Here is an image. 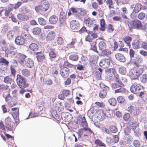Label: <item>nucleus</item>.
<instances>
[{
	"label": "nucleus",
	"mask_w": 147,
	"mask_h": 147,
	"mask_svg": "<svg viewBox=\"0 0 147 147\" xmlns=\"http://www.w3.org/2000/svg\"><path fill=\"white\" fill-rule=\"evenodd\" d=\"M14 35L13 32L12 30L9 31L7 34V38L9 40H11L13 37Z\"/></svg>",
	"instance_id": "obj_56"
},
{
	"label": "nucleus",
	"mask_w": 147,
	"mask_h": 147,
	"mask_svg": "<svg viewBox=\"0 0 147 147\" xmlns=\"http://www.w3.org/2000/svg\"><path fill=\"white\" fill-rule=\"evenodd\" d=\"M39 24L42 25H45L46 24V20L42 18H40L38 19Z\"/></svg>",
	"instance_id": "obj_58"
},
{
	"label": "nucleus",
	"mask_w": 147,
	"mask_h": 147,
	"mask_svg": "<svg viewBox=\"0 0 147 147\" xmlns=\"http://www.w3.org/2000/svg\"><path fill=\"white\" fill-rule=\"evenodd\" d=\"M25 65L27 67L31 68L34 65V61L30 58H28L25 62Z\"/></svg>",
	"instance_id": "obj_26"
},
{
	"label": "nucleus",
	"mask_w": 147,
	"mask_h": 147,
	"mask_svg": "<svg viewBox=\"0 0 147 147\" xmlns=\"http://www.w3.org/2000/svg\"><path fill=\"white\" fill-rule=\"evenodd\" d=\"M26 57V56L24 54H22L21 53H18V60L19 63L21 65H23Z\"/></svg>",
	"instance_id": "obj_17"
},
{
	"label": "nucleus",
	"mask_w": 147,
	"mask_h": 147,
	"mask_svg": "<svg viewBox=\"0 0 147 147\" xmlns=\"http://www.w3.org/2000/svg\"><path fill=\"white\" fill-rule=\"evenodd\" d=\"M55 36V32L53 31H51L48 34L46 37V39L47 40L51 41L54 39Z\"/></svg>",
	"instance_id": "obj_25"
},
{
	"label": "nucleus",
	"mask_w": 147,
	"mask_h": 147,
	"mask_svg": "<svg viewBox=\"0 0 147 147\" xmlns=\"http://www.w3.org/2000/svg\"><path fill=\"white\" fill-rule=\"evenodd\" d=\"M95 104H96L98 107L100 108H104L105 106V105L104 103L102 102H95Z\"/></svg>",
	"instance_id": "obj_64"
},
{
	"label": "nucleus",
	"mask_w": 147,
	"mask_h": 147,
	"mask_svg": "<svg viewBox=\"0 0 147 147\" xmlns=\"http://www.w3.org/2000/svg\"><path fill=\"white\" fill-rule=\"evenodd\" d=\"M119 72L122 74H125L126 73V69L124 67H122L119 68Z\"/></svg>",
	"instance_id": "obj_59"
},
{
	"label": "nucleus",
	"mask_w": 147,
	"mask_h": 147,
	"mask_svg": "<svg viewBox=\"0 0 147 147\" xmlns=\"http://www.w3.org/2000/svg\"><path fill=\"white\" fill-rule=\"evenodd\" d=\"M123 40L129 48L131 47V42L132 40L131 37L129 36H126L123 38Z\"/></svg>",
	"instance_id": "obj_23"
},
{
	"label": "nucleus",
	"mask_w": 147,
	"mask_h": 147,
	"mask_svg": "<svg viewBox=\"0 0 147 147\" xmlns=\"http://www.w3.org/2000/svg\"><path fill=\"white\" fill-rule=\"evenodd\" d=\"M107 94L106 90L103 89L100 92L99 95L100 98H103L106 97Z\"/></svg>",
	"instance_id": "obj_51"
},
{
	"label": "nucleus",
	"mask_w": 147,
	"mask_h": 147,
	"mask_svg": "<svg viewBox=\"0 0 147 147\" xmlns=\"http://www.w3.org/2000/svg\"><path fill=\"white\" fill-rule=\"evenodd\" d=\"M64 67H68L70 68H75V66L69 63L67 61H65L63 63Z\"/></svg>",
	"instance_id": "obj_40"
},
{
	"label": "nucleus",
	"mask_w": 147,
	"mask_h": 147,
	"mask_svg": "<svg viewBox=\"0 0 147 147\" xmlns=\"http://www.w3.org/2000/svg\"><path fill=\"white\" fill-rule=\"evenodd\" d=\"M26 36L27 34L25 32H22L20 35L17 36L16 38L15 41L16 44L18 45H24L26 42L25 37Z\"/></svg>",
	"instance_id": "obj_5"
},
{
	"label": "nucleus",
	"mask_w": 147,
	"mask_h": 147,
	"mask_svg": "<svg viewBox=\"0 0 147 147\" xmlns=\"http://www.w3.org/2000/svg\"><path fill=\"white\" fill-rule=\"evenodd\" d=\"M96 41H92L90 43V49L95 52L98 53L96 46Z\"/></svg>",
	"instance_id": "obj_37"
},
{
	"label": "nucleus",
	"mask_w": 147,
	"mask_h": 147,
	"mask_svg": "<svg viewBox=\"0 0 147 147\" xmlns=\"http://www.w3.org/2000/svg\"><path fill=\"white\" fill-rule=\"evenodd\" d=\"M112 60V58L111 57H108L107 59H102L100 62V66L103 68H107L109 67L110 61Z\"/></svg>",
	"instance_id": "obj_9"
},
{
	"label": "nucleus",
	"mask_w": 147,
	"mask_h": 147,
	"mask_svg": "<svg viewBox=\"0 0 147 147\" xmlns=\"http://www.w3.org/2000/svg\"><path fill=\"white\" fill-rule=\"evenodd\" d=\"M69 59L73 61H77L78 59V56L76 54H73L70 55L69 57Z\"/></svg>",
	"instance_id": "obj_48"
},
{
	"label": "nucleus",
	"mask_w": 147,
	"mask_h": 147,
	"mask_svg": "<svg viewBox=\"0 0 147 147\" xmlns=\"http://www.w3.org/2000/svg\"><path fill=\"white\" fill-rule=\"evenodd\" d=\"M94 143L96 145V146H99L100 147H106L105 144L102 141L99 139H96L95 140Z\"/></svg>",
	"instance_id": "obj_36"
},
{
	"label": "nucleus",
	"mask_w": 147,
	"mask_h": 147,
	"mask_svg": "<svg viewBox=\"0 0 147 147\" xmlns=\"http://www.w3.org/2000/svg\"><path fill=\"white\" fill-rule=\"evenodd\" d=\"M88 60L85 57L82 56L81 58V61L80 62L83 65H87Z\"/></svg>",
	"instance_id": "obj_55"
},
{
	"label": "nucleus",
	"mask_w": 147,
	"mask_h": 147,
	"mask_svg": "<svg viewBox=\"0 0 147 147\" xmlns=\"http://www.w3.org/2000/svg\"><path fill=\"white\" fill-rule=\"evenodd\" d=\"M16 81L18 85L21 88H25L28 86L29 84L27 83L25 78L20 75H17Z\"/></svg>",
	"instance_id": "obj_3"
},
{
	"label": "nucleus",
	"mask_w": 147,
	"mask_h": 147,
	"mask_svg": "<svg viewBox=\"0 0 147 147\" xmlns=\"http://www.w3.org/2000/svg\"><path fill=\"white\" fill-rule=\"evenodd\" d=\"M116 59L121 62H125L126 61V58L124 56L120 53H117L115 55Z\"/></svg>",
	"instance_id": "obj_22"
},
{
	"label": "nucleus",
	"mask_w": 147,
	"mask_h": 147,
	"mask_svg": "<svg viewBox=\"0 0 147 147\" xmlns=\"http://www.w3.org/2000/svg\"><path fill=\"white\" fill-rule=\"evenodd\" d=\"M0 46L3 51L6 52L7 50L8 47L5 40H2L0 42Z\"/></svg>",
	"instance_id": "obj_32"
},
{
	"label": "nucleus",
	"mask_w": 147,
	"mask_h": 147,
	"mask_svg": "<svg viewBox=\"0 0 147 147\" xmlns=\"http://www.w3.org/2000/svg\"><path fill=\"white\" fill-rule=\"evenodd\" d=\"M4 123L5 128L9 131H11L15 125L14 123L11 121V118L9 116L5 119Z\"/></svg>",
	"instance_id": "obj_10"
},
{
	"label": "nucleus",
	"mask_w": 147,
	"mask_h": 147,
	"mask_svg": "<svg viewBox=\"0 0 147 147\" xmlns=\"http://www.w3.org/2000/svg\"><path fill=\"white\" fill-rule=\"evenodd\" d=\"M106 116L108 117H111L113 116V111L111 109L106 110L105 112Z\"/></svg>",
	"instance_id": "obj_49"
},
{
	"label": "nucleus",
	"mask_w": 147,
	"mask_h": 147,
	"mask_svg": "<svg viewBox=\"0 0 147 147\" xmlns=\"http://www.w3.org/2000/svg\"><path fill=\"white\" fill-rule=\"evenodd\" d=\"M17 17L19 20L23 21H26L29 19L28 16L24 13H19L17 15Z\"/></svg>",
	"instance_id": "obj_20"
},
{
	"label": "nucleus",
	"mask_w": 147,
	"mask_h": 147,
	"mask_svg": "<svg viewBox=\"0 0 147 147\" xmlns=\"http://www.w3.org/2000/svg\"><path fill=\"white\" fill-rule=\"evenodd\" d=\"M58 17L55 15L51 16L49 18V21L51 24H55L58 22Z\"/></svg>",
	"instance_id": "obj_28"
},
{
	"label": "nucleus",
	"mask_w": 147,
	"mask_h": 147,
	"mask_svg": "<svg viewBox=\"0 0 147 147\" xmlns=\"http://www.w3.org/2000/svg\"><path fill=\"white\" fill-rule=\"evenodd\" d=\"M41 32L40 28L38 27L33 28L32 30L33 34L35 35H38L40 34Z\"/></svg>",
	"instance_id": "obj_44"
},
{
	"label": "nucleus",
	"mask_w": 147,
	"mask_h": 147,
	"mask_svg": "<svg viewBox=\"0 0 147 147\" xmlns=\"http://www.w3.org/2000/svg\"><path fill=\"white\" fill-rule=\"evenodd\" d=\"M5 101L7 102V105L9 107L11 108L17 104L16 103L13 101V98L11 97L9 92L5 97Z\"/></svg>",
	"instance_id": "obj_11"
},
{
	"label": "nucleus",
	"mask_w": 147,
	"mask_h": 147,
	"mask_svg": "<svg viewBox=\"0 0 147 147\" xmlns=\"http://www.w3.org/2000/svg\"><path fill=\"white\" fill-rule=\"evenodd\" d=\"M133 145L135 147H140L141 145L140 142L138 140H135L133 142Z\"/></svg>",
	"instance_id": "obj_63"
},
{
	"label": "nucleus",
	"mask_w": 147,
	"mask_h": 147,
	"mask_svg": "<svg viewBox=\"0 0 147 147\" xmlns=\"http://www.w3.org/2000/svg\"><path fill=\"white\" fill-rule=\"evenodd\" d=\"M141 82L143 83H145L147 81V75L143 74L140 78Z\"/></svg>",
	"instance_id": "obj_52"
},
{
	"label": "nucleus",
	"mask_w": 147,
	"mask_h": 147,
	"mask_svg": "<svg viewBox=\"0 0 147 147\" xmlns=\"http://www.w3.org/2000/svg\"><path fill=\"white\" fill-rule=\"evenodd\" d=\"M0 64H2L0 66V72L3 73L7 71L9 62L3 57L0 58Z\"/></svg>",
	"instance_id": "obj_6"
},
{
	"label": "nucleus",
	"mask_w": 147,
	"mask_h": 147,
	"mask_svg": "<svg viewBox=\"0 0 147 147\" xmlns=\"http://www.w3.org/2000/svg\"><path fill=\"white\" fill-rule=\"evenodd\" d=\"M81 124L84 128L87 127H88V123L85 117H83L81 119Z\"/></svg>",
	"instance_id": "obj_46"
},
{
	"label": "nucleus",
	"mask_w": 147,
	"mask_h": 147,
	"mask_svg": "<svg viewBox=\"0 0 147 147\" xmlns=\"http://www.w3.org/2000/svg\"><path fill=\"white\" fill-rule=\"evenodd\" d=\"M127 24L130 30L132 29L144 30V25L142 24L141 21L138 20H131Z\"/></svg>",
	"instance_id": "obj_1"
},
{
	"label": "nucleus",
	"mask_w": 147,
	"mask_h": 147,
	"mask_svg": "<svg viewBox=\"0 0 147 147\" xmlns=\"http://www.w3.org/2000/svg\"><path fill=\"white\" fill-rule=\"evenodd\" d=\"M119 88L115 90V93H122L125 92V89L123 87H119Z\"/></svg>",
	"instance_id": "obj_61"
},
{
	"label": "nucleus",
	"mask_w": 147,
	"mask_h": 147,
	"mask_svg": "<svg viewBox=\"0 0 147 147\" xmlns=\"http://www.w3.org/2000/svg\"><path fill=\"white\" fill-rule=\"evenodd\" d=\"M49 55L50 58L52 59L55 58L57 57V53L55 48L50 47L49 48Z\"/></svg>",
	"instance_id": "obj_18"
},
{
	"label": "nucleus",
	"mask_w": 147,
	"mask_h": 147,
	"mask_svg": "<svg viewBox=\"0 0 147 147\" xmlns=\"http://www.w3.org/2000/svg\"><path fill=\"white\" fill-rule=\"evenodd\" d=\"M108 140H110V143H117L119 140V138L117 135H115L113 136V139L112 140L111 138H108Z\"/></svg>",
	"instance_id": "obj_42"
},
{
	"label": "nucleus",
	"mask_w": 147,
	"mask_h": 147,
	"mask_svg": "<svg viewBox=\"0 0 147 147\" xmlns=\"http://www.w3.org/2000/svg\"><path fill=\"white\" fill-rule=\"evenodd\" d=\"M112 72L114 75V77L117 82H123V77L120 78L119 75L114 69H112Z\"/></svg>",
	"instance_id": "obj_19"
},
{
	"label": "nucleus",
	"mask_w": 147,
	"mask_h": 147,
	"mask_svg": "<svg viewBox=\"0 0 147 147\" xmlns=\"http://www.w3.org/2000/svg\"><path fill=\"white\" fill-rule=\"evenodd\" d=\"M70 26L71 28L75 31L79 30L80 28V24L76 20L71 21L70 23Z\"/></svg>",
	"instance_id": "obj_14"
},
{
	"label": "nucleus",
	"mask_w": 147,
	"mask_h": 147,
	"mask_svg": "<svg viewBox=\"0 0 147 147\" xmlns=\"http://www.w3.org/2000/svg\"><path fill=\"white\" fill-rule=\"evenodd\" d=\"M102 53L104 56L109 57L111 55L112 52L110 49H105L102 51Z\"/></svg>",
	"instance_id": "obj_39"
},
{
	"label": "nucleus",
	"mask_w": 147,
	"mask_h": 147,
	"mask_svg": "<svg viewBox=\"0 0 147 147\" xmlns=\"http://www.w3.org/2000/svg\"><path fill=\"white\" fill-rule=\"evenodd\" d=\"M141 87L138 79L133 80L132 81V84L130 87L131 91L134 94L139 93Z\"/></svg>",
	"instance_id": "obj_4"
},
{
	"label": "nucleus",
	"mask_w": 147,
	"mask_h": 147,
	"mask_svg": "<svg viewBox=\"0 0 147 147\" xmlns=\"http://www.w3.org/2000/svg\"><path fill=\"white\" fill-rule=\"evenodd\" d=\"M59 23L60 26H62L66 24V15L63 12L60 13Z\"/></svg>",
	"instance_id": "obj_12"
},
{
	"label": "nucleus",
	"mask_w": 147,
	"mask_h": 147,
	"mask_svg": "<svg viewBox=\"0 0 147 147\" xmlns=\"http://www.w3.org/2000/svg\"><path fill=\"white\" fill-rule=\"evenodd\" d=\"M11 81H12V79L9 76H6L4 78L3 81L6 83H11L10 82Z\"/></svg>",
	"instance_id": "obj_57"
},
{
	"label": "nucleus",
	"mask_w": 147,
	"mask_h": 147,
	"mask_svg": "<svg viewBox=\"0 0 147 147\" xmlns=\"http://www.w3.org/2000/svg\"><path fill=\"white\" fill-rule=\"evenodd\" d=\"M142 60L139 57L136 58L133 64L134 67L135 68H139V67L140 66L139 63H142Z\"/></svg>",
	"instance_id": "obj_30"
},
{
	"label": "nucleus",
	"mask_w": 147,
	"mask_h": 147,
	"mask_svg": "<svg viewBox=\"0 0 147 147\" xmlns=\"http://www.w3.org/2000/svg\"><path fill=\"white\" fill-rule=\"evenodd\" d=\"M128 126L130 129H135L137 126L138 123L137 122L134 121L128 123Z\"/></svg>",
	"instance_id": "obj_43"
},
{
	"label": "nucleus",
	"mask_w": 147,
	"mask_h": 147,
	"mask_svg": "<svg viewBox=\"0 0 147 147\" xmlns=\"http://www.w3.org/2000/svg\"><path fill=\"white\" fill-rule=\"evenodd\" d=\"M84 22L87 26L90 27H92L95 25V21L90 17H85Z\"/></svg>",
	"instance_id": "obj_13"
},
{
	"label": "nucleus",
	"mask_w": 147,
	"mask_h": 147,
	"mask_svg": "<svg viewBox=\"0 0 147 147\" xmlns=\"http://www.w3.org/2000/svg\"><path fill=\"white\" fill-rule=\"evenodd\" d=\"M29 49L30 51L34 52L38 50V47L37 44L32 43L29 45Z\"/></svg>",
	"instance_id": "obj_31"
},
{
	"label": "nucleus",
	"mask_w": 147,
	"mask_h": 147,
	"mask_svg": "<svg viewBox=\"0 0 147 147\" xmlns=\"http://www.w3.org/2000/svg\"><path fill=\"white\" fill-rule=\"evenodd\" d=\"M103 110L102 109H100L97 112L98 115L97 117L101 121L105 119L106 116L105 113Z\"/></svg>",
	"instance_id": "obj_24"
},
{
	"label": "nucleus",
	"mask_w": 147,
	"mask_h": 147,
	"mask_svg": "<svg viewBox=\"0 0 147 147\" xmlns=\"http://www.w3.org/2000/svg\"><path fill=\"white\" fill-rule=\"evenodd\" d=\"M122 11L123 12V13L121 14L122 17L126 20L128 19L126 15L128 13L127 9L125 7H123L122 8Z\"/></svg>",
	"instance_id": "obj_41"
},
{
	"label": "nucleus",
	"mask_w": 147,
	"mask_h": 147,
	"mask_svg": "<svg viewBox=\"0 0 147 147\" xmlns=\"http://www.w3.org/2000/svg\"><path fill=\"white\" fill-rule=\"evenodd\" d=\"M123 118L125 121H128L130 118V114L128 113H125L124 114Z\"/></svg>",
	"instance_id": "obj_60"
},
{
	"label": "nucleus",
	"mask_w": 147,
	"mask_h": 147,
	"mask_svg": "<svg viewBox=\"0 0 147 147\" xmlns=\"http://www.w3.org/2000/svg\"><path fill=\"white\" fill-rule=\"evenodd\" d=\"M106 29V23L104 19H102L100 20V30L102 31H104Z\"/></svg>",
	"instance_id": "obj_38"
},
{
	"label": "nucleus",
	"mask_w": 147,
	"mask_h": 147,
	"mask_svg": "<svg viewBox=\"0 0 147 147\" xmlns=\"http://www.w3.org/2000/svg\"><path fill=\"white\" fill-rule=\"evenodd\" d=\"M11 110L12 111H16L13 115V118L16 117L17 118V117L18 116L19 114V108L17 107H14L11 109Z\"/></svg>",
	"instance_id": "obj_47"
},
{
	"label": "nucleus",
	"mask_w": 147,
	"mask_h": 147,
	"mask_svg": "<svg viewBox=\"0 0 147 147\" xmlns=\"http://www.w3.org/2000/svg\"><path fill=\"white\" fill-rule=\"evenodd\" d=\"M122 82H117L118 84L116 83H114L111 84V87L113 89L119 88V87H123L124 84L122 83Z\"/></svg>",
	"instance_id": "obj_29"
},
{
	"label": "nucleus",
	"mask_w": 147,
	"mask_h": 147,
	"mask_svg": "<svg viewBox=\"0 0 147 147\" xmlns=\"http://www.w3.org/2000/svg\"><path fill=\"white\" fill-rule=\"evenodd\" d=\"M142 8V5L141 4H136L134 7V10L136 13L138 12Z\"/></svg>",
	"instance_id": "obj_45"
},
{
	"label": "nucleus",
	"mask_w": 147,
	"mask_h": 147,
	"mask_svg": "<svg viewBox=\"0 0 147 147\" xmlns=\"http://www.w3.org/2000/svg\"><path fill=\"white\" fill-rule=\"evenodd\" d=\"M107 29V31L108 32L111 33L114 30V28L112 24H109L108 25Z\"/></svg>",
	"instance_id": "obj_53"
},
{
	"label": "nucleus",
	"mask_w": 147,
	"mask_h": 147,
	"mask_svg": "<svg viewBox=\"0 0 147 147\" xmlns=\"http://www.w3.org/2000/svg\"><path fill=\"white\" fill-rule=\"evenodd\" d=\"M70 70L67 67H63L60 71V74L62 77L64 78L67 77L69 74Z\"/></svg>",
	"instance_id": "obj_16"
},
{
	"label": "nucleus",
	"mask_w": 147,
	"mask_h": 147,
	"mask_svg": "<svg viewBox=\"0 0 147 147\" xmlns=\"http://www.w3.org/2000/svg\"><path fill=\"white\" fill-rule=\"evenodd\" d=\"M107 47L106 43L104 41H101L98 43L99 49L101 51L106 49Z\"/></svg>",
	"instance_id": "obj_33"
},
{
	"label": "nucleus",
	"mask_w": 147,
	"mask_h": 147,
	"mask_svg": "<svg viewBox=\"0 0 147 147\" xmlns=\"http://www.w3.org/2000/svg\"><path fill=\"white\" fill-rule=\"evenodd\" d=\"M143 71L142 68H135V67H134L130 69L129 73V75L134 80L138 79Z\"/></svg>",
	"instance_id": "obj_2"
},
{
	"label": "nucleus",
	"mask_w": 147,
	"mask_h": 147,
	"mask_svg": "<svg viewBox=\"0 0 147 147\" xmlns=\"http://www.w3.org/2000/svg\"><path fill=\"white\" fill-rule=\"evenodd\" d=\"M110 104L113 106H115L117 103V101L115 98H110L108 100Z\"/></svg>",
	"instance_id": "obj_54"
},
{
	"label": "nucleus",
	"mask_w": 147,
	"mask_h": 147,
	"mask_svg": "<svg viewBox=\"0 0 147 147\" xmlns=\"http://www.w3.org/2000/svg\"><path fill=\"white\" fill-rule=\"evenodd\" d=\"M22 75L25 77H28L30 75V73L29 70L27 69H24L21 71Z\"/></svg>",
	"instance_id": "obj_34"
},
{
	"label": "nucleus",
	"mask_w": 147,
	"mask_h": 147,
	"mask_svg": "<svg viewBox=\"0 0 147 147\" xmlns=\"http://www.w3.org/2000/svg\"><path fill=\"white\" fill-rule=\"evenodd\" d=\"M109 129L113 133H116L117 131V128L114 125L111 126L109 127Z\"/></svg>",
	"instance_id": "obj_62"
},
{
	"label": "nucleus",
	"mask_w": 147,
	"mask_h": 147,
	"mask_svg": "<svg viewBox=\"0 0 147 147\" xmlns=\"http://www.w3.org/2000/svg\"><path fill=\"white\" fill-rule=\"evenodd\" d=\"M132 48L134 49H137L140 48V41L139 38L134 39L131 43Z\"/></svg>",
	"instance_id": "obj_15"
},
{
	"label": "nucleus",
	"mask_w": 147,
	"mask_h": 147,
	"mask_svg": "<svg viewBox=\"0 0 147 147\" xmlns=\"http://www.w3.org/2000/svg\"><path fill=\"white\" fill-rule=\"evenodd\" d=\"M78 43L77 39L75 38H72L71 41L67 45V48L68 49L74 48L75 45Z\"/></svg>",
	"instance_id": "obj_21"
},
{
	"label": "nucleus",
	"mask_w": 147,
	"mask_h": 147,
	"mask_svg": "<svg viewBox=\"0 0 147 147\" xmlns=\"http://www.w3.org/2000/svg\"><path fill=\"white\" fill-rule=\"evenodd\" d=\"M104 1L109 9L114 8V3L112 0H106Z\"/></svg>",
	"instance_id": "obj_35"
},
{
	"label": "nucleus",
	"mask_w": 147,
	"mask_h": 147,
	"mask_svg": "<svg viewBox=\"0 0 147 147\" xmlns=\"http://www.w3.org/2000/svg\"><path fill=\"white\" fill-rule=\"evenodd\" d=\"M49 7V4L45 1H42L41 4L36 6L35 9L36 11L38 12L40 11H45L47 10Z\"/></svg>",
	"instance_id": "obj_8"
},
{
	"label": "nucleus",
	"mask_w": 147,
	"mask_h": 147,
	"mask_svg": "<svg viewBox=\"0 0 147 147\" xmlns=\"http://www.w3.org/2000/svg\"><path fill=\"white\" fill-rule=\"evenodd\" d=\"M78 132L80 135L83 137L90 136L92 134H93V132L90 129L87 127L79 129Z\"/></svg>",
	"instance_id": "obj_7"
},
{
	"label": "nucleus",
	"mask_w": 147,
	"mask_h": 147,
	"mask_svg": "<svg viewBox=\"0 0 147 147\" xmlns=\"http://www.w3.org/2000/svg\"><path fill=\"white\" fill-rule=\"evenodd\" d=\"M134 109V107L131 104H127L125 107V110L128 112L131 113Z\"/></svg>",
	"instance_id": "obj_50"
},
{
	"label": "nucleus",
	"mask_w": 147,
	"mask_h": 147,
	"mask_svg": "<svg viewBox=\"0 0 147 147\" xmlns=\"http://www.w3.org/2000/svg\"><path fill=\"white\" fill-rule=\"evenodd\" d=\"M36 54L38 55L36 56V58L38 62H42L45 58L44 53L43 52H37L36 53Z\"/></svg>",
	"instance_id": "obj_27"
}]
</instances>
